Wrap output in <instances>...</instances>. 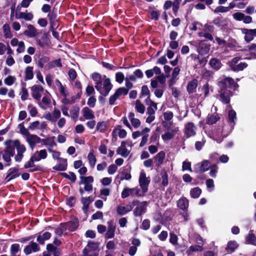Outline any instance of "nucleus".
I'll list each match as a JSON object with an SVG mask.
<instances>
[{
    "mask_svg": "<svg viewBox=\"0 0 256 256\" xmlns=\"http://www.w3.org/2000/svg\"><path fill=\"white\" fill-rule=\"evenodd\" d=\"M46 123L44 122L35 121L30 124L28 129L30 130H43L46 128Z\"/></svg>",
    "mask_w": 256,
    "mask_h": 256,
    "instance_id": "obj_10",
    "label": "nucleus"
},
{
    "mask_svg": "<svg viewBox=\"0 0 256 256\" xmlns=\"http://www.w3.org/2000/svg\"><path fill=\"white\" fill-rule=\"evenodd\" d=\"M150 128H145L142 131H136L132 133V138L134 139H136L142 136L146 132H150Z\"/></svg>",
    "mask_w": 256,
    "mask_h": 256,
    "instance_id": "obj_46",
    "label": "nucleus"
},
{
    "mask_svg": "<svg viewBox=\"0 0 256 256\" xmlns=\"http://www.w3.org/2000/svg\"><path fill=\"white\" fill-rule=\"evenodd\" d=\"M32 96L34 98L40 101L42 97V93L44 92L42 86L34 85L31 88Z\"/></svg>",
    "mask_w": 256,
    "mask_h": 256,
    "instance_id": "obj_7",
    "label": "nucleus"
},
{
    "mask_svg": "<svg viewBox=\"0 0 256 256\" xmlns=\"http://www.w3.org/2000/svg\"><path fill=\"white\" fill-rule=\"evenodd\" d=\"M209 64L213 69L216 70H219L222 66L220 61L215 58H212L209 62Z\"/></svg>",
    "mask_w": 256,
    "mask_h": 256,
    "instance_id": "obj_32",
    "label": "nucleus"
},
{
    "mask_svg": "<svg viewBox=\"0 0 256 256\" xmlns=\"http://www.w3.org/2000/svg\"><path fill=\"white\" fill-rule=\"evenodd\" d=\"M2 32L6 38H11L13 35L10 31V26L5 24L2 26Z\"/></svg>",
    "mask_w": 256,
    "mask_h": 256,
    "instance_id": "obj_34",
    "label": "nucleus"
},
{
    "mask_svg": "<svg viewBox=\"0 0 256 256\" xmlns=\"http://www.w3.org/2000/svg\"><path fill=\"white\" fill-rule=\"evenodd\" d=\"M67 230L68 228L66 224H61L58 228H56L55 232L57 235L60 236L66 233Z\"/></svg>",
    "mask_w": 256,
    "mask_h": 256,
    "instance_id": "obj_33",
    "label": "nucleus"
},
{
    "mask_svg": "<svg viewBox=\"0 0 256 256\" xmlns=\"http://www.w3.org/2000/svg\"><path fill=\"white\" fill-rule=\"evenodd\" d=\"M41 144L46 146L53 147L56 146L54 142V137H49L46 138L41 139Z\"/></svg>",
    "mask_w": 256,
    "mask_h": 256,
    "instance_id": "obj_25",
    "label": "nucleus"
},
{
    "mask_svg": "<svg viewBox=\"0 0 256 256\" xmlns=\"http://www.w3.org/2000/svg\"><path fill=\"white\" fill-rule=\"evenodd\" d=\"M226 86V87H235L236 84L234 82V80L230 78H224L221 82Z\"/></svg>",
    "mask_w": 256,
    "mask_h": 256,
    "instance_id": "obj_38",
    "label": "nucleus"
},
{
    "mask_svg": "<svg viewBox=\"0 0 256 256\" xmlns=\"http://www.w3.org/2000/svg\"><path fill=\"white\" fill-rule=\"evenodd\" d=\"M148 132H146L144 133V134H142V140L140 144V147H141V148L143 147L147 143V142L148 140V138L149 136Z\"/></svg>",
    "mask_w": 256,
    "mask_h": 256,
    "instance_id": "obj_57",
    "label": "nucleus"
},
{
    "mask_svg": "<svg viewBox=\"0 0 256 256\" xmlns=\"http://www.w3.org/2000/svg\"><path fill=\"white\" fill-rule=\"evenodd\" d=\"M66 226L68 228V230L73 231L78 226V219L73 220L70 222L66 223Z\"/></svg>",
    "mask_w": 256,
    "mask_h": 256,
    "instance_id": "obj_31",
    "label": "nucleus"
},
{
    "mask_svg": "<svg viewBox=\"0 0 256 256\" xmlns=\"http://www.w3.org/2000/svg\"><path fill=\"white\" fill-rule=\"evenodd\" d=\"M202 193V190L198 187L192 188L190 191V194L192 198H196L200 196Z\"/></svg>",
    "mask_w": 256,
    "mask_h": 256,
    "instance_id": "obj_47",
    "label": "nucleus"
},
{
    "mask_svg": "<svg viewBox=\"0 0 256 256\" xmlns=\"http://www.w3.org/2000/svg\"><path fill=\"white\" fill-rule=\"evenodd\" d=\"M242 32L245 35L244 38L246 42H250L253 40L254 36L249 30L244 28L242 30Z\"/></svg>",
    "mask_w": 256,
    "mask_h": 256,
    "instance_id": "obj_41",
    "label": "nucleus"
},
{
    "mask_svg": "<svg viewBox=\"0 0 256 256\" xmlns=\"http://www.w3.org/2000/svg\"><path fill=\"white\" fill-rule=\"evenodd\" d=\"M124 78V76L123 73L118 72L116 74V81L118 83L122 84Z\"/></svg>",
    "mask_w": 256,
    "mask_h": 256,
    "instance_id": "obj_62",
    "label": "nucleus"
},
{
    "mask_svg": "<svg viewBox=\"0 0 256 256\" xmlns=\"http://www.w3.org/2000/svg\"><path fill=\"white\" fill-rule=\"evenodd\" d=\"M34 18V16L31 12H20L18 13V11L16 10V18L18 19H24L26 20H31Z\"/></svg>",
    "mask_w": 256,
    "mask_h": 256,
    "instance_id": "obj_22",
    "label": "nucleus"
},
{
    "mask_svg": "<svg viewBox=\"0 0 256 256\" xmlns=\"http://www.w3.org/2000/svg\"><path fill=\"white\" fill-rule=\"evenodd\" d=\"M220 98L221 101L225 104H228L230 102V96L227 92L222 93Z\"/></svg>",
    "mask_w": 256,
    "mask_h": 256,
    "instance_id": "obj_63",
    "label": "nucleus"
},
{
    "mask_svg": "<svg viewBox=\"0 0 256 256\" xmlns=\"http://www.w3.org/2000/svg\"><path fill=\"white\" fill-rule=\"evenodd\" d=\"M28 110L30 116L32 117L35 116L38 114V110L35 106L32 104H29L28 106Z\"/></svg>",
    "mask_w": 256,
    "mask_h": 256,
    "instance_id": "obj_61",
    "label": "nucleus"
},
{
    "mask_svg": "<svg viewBox=\"0 0 256 256\" xmlns=\"http://www.w3.org/2000/svg\"><path fill=\"white\" fill-rule=\"evenodd\" d=\"M18 170L15 168L10 169L9 172L6 176V178H10L8 180V181L18 176V175L17 174Z\"/></svg>",
    "mask_w": 256,
    "mask_h": 256,
    "instance_id": "obj_45",
    "label": "nucleus"
},
{
    "mask_svg": "<svg viewBox=\"0 0 256 256\" xmlns=\"http://www.w3.org/2000/svg\"><path fill=\"white\" fill-rule=\"evenodd\" d=\"M128 90L126 89V88H118V89H117L115 92H114V94L117 96H118V98L123 95V96H126L128 94Z\"/></svg>",
    "mask_w": 256,
    "mask_h": 256,
    "instance_id": "obj_51",
    "label": "nucleus"
},
{
    "mask_svg": "<svg viewBox=\"0 0 256 256\" xmlns=\"http://www.w3.org/2000/svg\"><path fill=\"white\" fill-rule=\"evenodd\" d=\"M135 105V108L138 112L141 114H142L144 112L145 106L140 102L139 100H137L136 101Z\"/></svg>",
    "mask_w": 256,
    "mask_h": 256,
    "instance_id": "obj_48",
    "label": "nucleus"
},
{
    "mask_svg": "<svg viewBox=\"0 0 256 256\" xmlns=\"http://www.w3.org/2000/svg\"><path fill=\"white\" fill-rule=\"evenodd\" d=\"M107 128L106 123L104 122H98L96 126L97 130L100 132H104Z\"/></svg>",
    "mask_w": 256,
    "mask_h": 256,
    "instance_id": "obj_53",
    "label": "nucleus"
},
{
    "mask_svg": "<svg viewBox=\"0 0 256 256\" xmlns=\"http://www.w3.org/2000/svg\"><path fill=\"white\" fill-rule=\"evenodd\" d=\"M88 158L90 166L92 168H94L95 166L96 160V156L94 154V150H90V152H89V154L88 156Z\"/></svg>",
    "mask_w": 256,
    "mask_h": 256,
    "instance_id": "obj_40",
    "label": "nucleus"
},
{
    "mask_svg": "<svg viewBox=\"0 0 256 256\" xmlns=\"http://www.w3.org/2000/svg\"><path fill=\"white\" fill-rule=\"evenodd\" d=\"M80 184H83L84 186V188L86 191L90 192L92 190V182L94 178L92 176H80Z\"/></svg>",
    "mask_w": 256,
    "mask_h": 256,
    "instance_id": "obj_3",
    "label": "nucleus"
},
{
    "mask_svg": "<svg viewBox=\"0 0 256 256\" xmlns=\"http://www.w3.org/2000/svg\"><path fill=\"white\" fill-rule=\"evenodd\" d=\"M150 182V178L146 176V172L144 170H142L138 178L139 186L148 188Z\"/></svg>",
    "mask_w": 256,
    "mask_h": 256,
    "instance_id": "obj_5",
    "label": "nucleus"
},
{
    "mask_svg": "<svg viewBox=\"0 0 256 256\" xmlns=\"http://www.w3.org/2000/svg\"><path fill=\"white\" fill-rule=\"evenodd\" d=\"M196 127L192 122H188L185 126L184 134L189 138L196 134Z\"/></svg>",
    "mask_w": 256,
    "mask_h": 256,
    "instance_id": "obj_12",
    "label": "nucleus"
},
{
    "mask_svg": "<svg viewBox=\"0 0 256 256\" xmlns=\"http://www.w3.org/2000/svg\"><path fill=\"white\" fill-rule=\"evenodd\" d=\"M82 256H98V250H88L87 249L83 250Z\"/></svg>",
    "mask_w": 256,
    "mask_h": 256,
    "instance_id": "obj_56",
    "label": "nucleus"
},
{
    "mask_svg": "<svg viewBox=\"0 0 256 256\" xmlns=\"http://www.w3.org/2000/svg\"><path fill=\"white\" fill-rule=\"evenodd\" d=\"M248 64L246 62H240L232 70L234 72H239L248 66Z\"/></svg>",
    "mask_w": 256,
    "mask_h": 256,
    "instance_id": "obj_54",
    "label": "nucleus"
},
{
    "mask_svg": "<svg viewBox=\"0 0 256 256\" xmlns=\"http://www.w3.org/2000/svg\"><path fill=\"white\" fill-rule=\"evenodd\" d=\"M220 117L217 114H214L208 115L207 118L206 122L208 124H213L218 120Z\"/></svg>",
    "mask_w": 256,
    "mask_h": 256,
    "instance_id": "obj_39",
    "label": "nucleus"
},
{
    "mask_svg": "<svg viewBox=\"0 0 256 256\" xmlns=\"http://www.w3.org/2000/svg\"><path fill=\"white\" fill-rule=\"evenodd\" d=\"M83 116L86 120H92L95 118L93 111L88 107H84L82 109Z\"/></svg>",
    "mask_w": 256,
    "mask_h": 256,
    "instance_id": "obj_21",
    "label": "nucleus"
},
{
    "mask_svg": "<svg viewBox=\"0 0 256 256\" xmlns=\"http://www.w3.org/2000/svg\"><path fill=\"white\" fill-rule=\"evenodd\" d=\"M33 158L36 160V162L40 161L42 159H45L47 158L48 153L46 150H37L32 155Z\"/></svg>",
    "mask_w": 256,
    "mask_h": 256,
    "instance_id": "obj_17",
    "label": "nucleus"
},
{
    "mask_svg": "<svg viewBox=\"0 0 256 256\" xmlns=\"http://www.w3.org/2000/svg\"><path fill=\"white\" fill-rule=\"evenodd\" d=\"M10 143L14 145L18 153L23 154L26 151V146L24 144H21L20 140H14V142H9V144Z\"/></svg>",
    "mask_w": 256,
    "mask_h": 256,
    "instance_id": "obj_20",
    "label": "nucleus"
},
{
    "mask_svg": "<svg viewBox=\"0 0 256 256\" xmlns=\"http://www.w3.org/2000/svg\"><path fill=\"white\" fill-rule=\"evenodd\" d=\"M210 46L207 44L206 41L200 40L198 43V52L201 55H204L208 52Z\"/></svg>",
    "mask_w": 256,
    "mask_h": 256,
    "instance_id": "obj_11",
    "label": "nucleus"
},
{
    "mask_svg": "<svg viewBox=\"0 0 256 256\" xmlns=\"http://www.w3.org/2000/svg\"><path fill=\"white\" fill-rule=\"evenodd\" d=\"M178 131V127L172 126L167 128L164 133L162 134V138L164 141L169 140L172 139Z\"/></svg>",
    "mask_w": 256,
    "mask_h": 256,
    "instance_id": "obj_2",
    "label": "nucleus"
},
{
    "mask_svg": "<svg viewBox=\"0 0 256 256\" xmlns=\"http://www.w3.org/2000/svg\"><path fill=\"white\" fill-rule=\"evenodd\" d=\"M130 142L128 140H124L121 142L120 146L118 148L116 152L118 154L122 157H127L130 152V150L126 148V146H130Z\"/></svg>",
    "mask_w": 256,
    "mask_h": 256,
    "instance_id": "obj_4",
    "label": "nucleus"
},
{
    "mask_svg": "<svg viewBox=\"0 0 256 256\" xmlns=\"http://www.w3.org/2000/svg\"><path fill=\"white\" fill-rule=\"evenodd\" d=\"M91 77L94 82L95 87L101 84L104 80V76H102L100 74L97 72L94 73Z\"/></svg>",
    "mask_w": 256,
    "mask_h": 256,
    "instance_id": "obj_30",
    "label": "nucleus"
},
{
    "mask_svg": "<svg viewBox=\"0 0 256 256\" xmlns=\"http://www.w3.org/2000/svg\"><path fill=\"white\" fill-rule=\"evenodd\" d=\"M135 196L134 188L125 187L122 190L121 194V197L122 198H126L129 196Z\"/></svg>",
    "mask_w": 256,
    "mask_h": 256,
    "instance_id": "obj_24",
    "label": "nucleus"
},
{
    "mask_svg": "<svg viewBox=\"0 0 256 256\" xmlns=\"http://www.w3.org/2000/svg\"><path fill=\"white\" fill-rule=\"evenodd\" d=\"M112 85L110 80L106 76H104V80L102 83L96 86V90L102 95L106 96L112 90Z\"/></svg>",
    "mask_w": 256,
    "mask_h": 256,
    "instance_id": "obj_1",
    "label": "nucleus"
},
{
    "mask_svg": "<svg viewBox=\"0 0 256 256\" xmlns=\"http://www.w3.org/2000/svg\"><path fill=\"white\" fill-rule=\"evenodd\" d=\"M60 163L53 167V168L55 170L63 171L65 170L67 168L66 160L64 158H61L59 160Z\"/></svg>",
    "mask_w": 256,
    "mask_h": 256,
    "instance_id": "obj_28",
    "label": "nucleus"
},
{
    "mask_svg": "<svg viewBox=\"0 0 256 256\" xmlns=\"http://www.w3.org/2000/svg\"><path fill=\"white\" fill-rule=\"evenodd\" d=\"M146 202H142L138 203L137 206L134 210V214L136 216H140L142 214L144 213L146 210Z\"/></svg>",
    "mask_w": 256,
    "mask_h": 256,
    "instance_id": "obj_14",
    "label": "nucleus"
},
{
    "mask_svg": "<svg viewBox=\"0 0 256 256\" xmlns=\"http://www.w3.org/2000/svg\"><path fill=\"white\" fill-rule=\"evenodd\" d=\"M93 201L90 196L83 197L81 199V202L83 204L82 210L86 214L89 207L90 204Z\"/></svg>",
    "mask_w": 256,
    "mask_h": 256,
    "instance_id": "obj_26",
    "label": "nucleus"
},
{
    "mask_svg": "<svg viewBox=\"0 0 256 256\" xmlns=\"http://www.w3.org/2000/svg\"><path fill=\"white\" fill-rule=\"evenodd\" d=\"M10 142H14V140H8L5 142V144L6 146V148L4 150V152H6L7 154H9L11 155L14 156V148L15 146L12 144H9Z\"/></svg>",
    "mask_w": 256,
    "mask_h": 256,
    "instance_id": "obj_36",
    "label": "nucleus"
},
{
    "mask_svg": "<svg viewBox=\"0 0 256 256\" xmlns=\"http://www.w3.org/2000/svg\"><path fill=\"white\" fill-rule=\"evenodd\" d=\"M26 80H30L33 78V68L32 66H28L26 68L25 71Z\"/></svg>",
    "mask_w": 256,
    "mask_h": 256,
    "instance_id": "obj_44",
    "label": "nucleus"
},
{
    "mask_svg": "<svg viewBox=\"0 0 256 256\" xmlns=\"http://www.w3.org/2000/svg\"><path fill=\"white\" fill-rule=\"evenodd\" d=\"M135 196L138 197L144 196L148 191V188L144 187L136 186L134 188Z\"/></svg>",
    "mask_w": 256,
    "mask_h": 256,
    "instance_id": "obj_29",
    "label": "nucleus"
},
{
    "mask_svg": "<svg viewBox=\"0 0 256 256\" xmlns=\"http://www.w3.org/2000/svg\"><path fill=\"white\" fill-rule=\"evenodd\" d=\"M51 103V96L48 93L42 98V101H39L38 106L42 109L46 110L48 106Z\"/></svg>",
    "mask_w": 256,
    "mask_h": 256,
    "instance_id": "obj_15",
    "label": "nucleus"
},
{
    "mask_svg": "<svg viewBox=\"0 0 256 256\" xmlns=\"http://www.w3.org/2000/svg\"><path fill=\"white\" fill-rule=\"evenodd\" d=\"M37 30L32 24H28L27 26V30L24 32L25 36L30 38H34L38 34Z\"/></svg>",
    "mask_w": 256,
    "mask_h": 256,
    "instance_id": "obj_18",
    "label": "nucleus"
},
{
    "mask_svg": "<svg viewBox=\"0 0 256 256\" xmlns=\"http://www.w3.org/2000/svg\"><path fill=\"white\" fill-rule=\"evenodd\" d=\"M128 118L131 122L132 126L135 128H138L140 126L141 122L139 119L135 117V114L133 112H130L128 114Z\"/></svg>",
    "mask_w": 256,
    "mask_h": 256,
    "instance_id": "obj_16",
    "label": "nucleus"
},
{
    "mask_svg": "<svg viewBox=\"0 0 256 256\" xmlns=\"http://www.w3.org/2000/svg\"><path fill=\"white\" fill-rule=\"evenodd\" d=\"M202 247L200 245H196L191 246L187 250L186 252L188 254H190L191 252H196V251H202Z\"/></svg>",
    "mask_w": 256,
    "mask_h": 256,
    "instance_id": "obj_55",
    "label": "nucleus"
},
{
    "mask_svg": "<svg viewBox=\"0 0 256 256\" xmlns=\"http://www.w3.org/2000/svg\"><path fill=\"white\" fill-rule=\"evenodd\" d=\"M198 86V80H192L190 82L187 86V90L190 94L194 93L196 92V88Z\"/></svg>",
    "mask_w": 256,
    "mask_h": 256,
    "instance_id": "obj_27",
    "label": "nucleus"
},
{
    "mask_svg": "<svg viewBox=\"0 0 256 256\" xmlns=\"http://www.w3.org/2000/svg\"><path fill=\"white\" fill-rule=\"evenodd\" d=\"M157 104L154 102H152L150 105L148 107L146 110V114H155L156 111L157 110Z\"/></svg>",
    "mask_w": 256,
    "mask_h": 256,
    "instance_id": "obj_42",
    "label": "nucleus"
},
{
    "mask_svg": "<svg viewBox=\"0 0 256 256\" xmlns=\"http://www.w3.org/2000/svg\"><path fill=\"white\" fill-rule=\"evenodd\" d=\"M210 175L212 178H216V176L218 168L216 164H214L211 166L210 168Z\"/></svg>",
    "mask_w": 256,
    "mask_h": 256,
    "instance_id": "obj_50",
    "label": "nucleus"
},
{
    "mask_svg": "<svg viewBox=\"0 0 256 256\" xmlns=\"http://www.w3.org/2000/svg\"><path fill=\"white\" fill-rule=\"evenodd\" d=\"M121 126H118L114 130L113 132L118 134L121 138H124L127 134L126 130L124 129L121 128Z\"/></svg>",
    "mask_w": 256,
    "mask_h": 256,
    "instance_id": "obj_37",
    "label": "nucleus"
},
{
    "mask_svg": "<svg viewBox=\"0 0 256 256\" xmlns=\"http://www.w3.org/2000/svg\"><path fill=\"white\" fill-rule=\"evenodd\" d=\"M16 81V78L14 76H8L4 80V82L8 86L12 85Z\"/></svg>",
    "mask_w": 256,
    "mask_h": 256,
    "instance_id": "obj_52",
    "label": "nucleus"
},
{
    "mask_svg": "<svg viewBox=\"0 0 256 256\" xmlns=\"http://www.w3.org/2000/svg\"><path fill=\"white\" fill-rule=\"evenodd\" d=\"M62 175L64 178L71 180L72 182H74L76 180V176L72 172H70L68 174L62 173Z\"/></svg>",
    "mask_w": 256,
    "mask_h": 256,
    "instance_id": "obj_59",
    "label": "nucleus"
},
{
    "mask_svg": "<svg viewBox=\"0 0 256 256\" xmlns=\"http://www.w3.org/2000/svg\"><path fill=\"white\" fill-rule=\"evenodd\" d=\"M238 247V244L235 241L229 242L228 244L226 250L228 252H232Z\"/></svg>",
    "mask_w": 256,
    "mask_h": 256,
    "instance_id": "obj_49",
    "label": "nucleus"
},
{
    "mask_svg": "<svg viewBox=\"0 0 256 256\" xmlns=\"http://www.w3.org/2000/svg\"><path fill=\"white\" fill-rule=\"evenodd\" d=\"M166 154L164 151H160L154 157V163L156 166H159L163 163Z\"/></svg>",
    "mask_w": 256,
    "mask_h": 256,
    "instance_id": "obj_19",
    "label": "nucleus"
},
{
    "mask_svg": "<svg viewBox=\"0 0 256 256\" xmlns=\"http://www.w3.org/2000/svg\"><path fill=\"white\" fill-rule=\"evenodd\" d=\"M70 116L74 120L76 121L79 116L80 107L78 105H74L72 107L70 110Z\"/></svg>",
    "mask_w": 256,
    "mask_h": 256,
    "instance_id": "obj_23",
    "label": "nucleus"
},
{
    "mask_svg": "<svg viewBox=\"0 0 256 256\" xmlns=\"http://www.w3.org/2000/svg\"><path fill=\"white\" fill-rule=\"evenodd\" d=\"M177 205L180 209L184 210L188 206V200L186 198H181L178 201Z\"/></svg>",
    "mask_w": 256,
    "mask_h": 256,
    "instance_id": "obj_35",
    "label": "nucleus"
},
{
    "mask_svg": "<svg viewBox=\"0 0 256 256\" xmlns=\"http://www.w3.org/2000/svg\"><path fill=\"white\" fill-rule=\"evenodd\" d=\"M26 141L30 145V148L32 150L36 144L40 143L41 138L35 134H28L26 136Z\"/></svg>",
    "mask_w": 256,
    "mask_h": 256,
    "instance_id": "obj_6",
    "label": "nucleus"
},
{
    "mask_svg": "<svg viewBox=\"0 0 256 256\" xmlns=\"http://www.w3.org/2000/svg\"><path fill=\"white\" fill-rule=\"evenodd\" d=\"M40 250V246L38 244L34 242H30L28 245L26 246L24 250V252L26 255H28L32 252H36Z\"/></svg>",
    "mask_w": 256,
    "mask_h": 256,
    "instance_id": "obj_8",
    "label": "nucleus"
},
{
    "mask_svg": "<svg viewBox=\"0 0 256 256\" xmlns=\"http://www.w3.org/2000/svg\"><path fill=\"white\" fill-rule=\"evenodd\" d=\"M20 246L18 244H12L10 248L11 256H16V254L20 250Z\"/></svg>",
    "mask_w": 256,
    "mask_h": 256,
    "instance_id": "obj_43",
    "label": "nucleus"
},
{
    "mask_svg": "<svg viewBox=\"0 0 256 256\" xmlns=\"http://www.w3.org/2000/svg\"><path fill=\"white\" fill-rule=\"evenodd\" d=\"M244 15L245 14L242 12H237L232 14V17L236 20L242 21L244 19Z\"/></svg>",
    "mask_w": 256,
    "mask_h": 256,
    "instance_id": "obj_64",
    "label": "nucleus"
},
{
    "mask_svg": "<svg viewBox=\"0 0 256 256\" xmlns=\"http://www.w3.org/2000/svg\"><path fill=\"white\" fill-rule=\"evenodd\" d=\"M132 209V207L130 204L124 205L119 204L116 206V212L118 214L123 216L126 214L127 212H130Z\"/></svg>",
    "mask_w": 256,
    "mask_h": 256,
    "instance_id": "obj_13",
    "label": "nucleus"
},
{
    "mask_svg": "<svg viewBox=\"0 0 256 256\" xmlns=\"http://www.w3.org/2000/svg\"><path fill=\"white\" fill-rule=\"evenodd\" d=\"M210 166V163L208 160H204L196 164L194 168L197 172H204L208 170Z\"/></svg>",
    "mask_w": 256,
    "mask_h": 256,
    "instance_id": "obj_9",
    "label": "nucleus"
},
{
    "mask_svg": "<svg viewBox=\"0 0 256 256\" xmlns=\"http://www.w3.org/2000/svg\"><path fill=\"white\" fill-rule=\"evenodd\" d=\"M34 0H22L20 3V6H18L16 8V10L18 11L20 10V8H26L28 7L30 2Z\"/></svg>",
    "mask_w": 256,
    "mask_h": 256,
    "instance_id": "obj_58",
    "label": "nucleus"
},
{
    "mask_svg": "<svg viewBox=\"0 0 256 256\" xmlns=\"http://www.w3.org/2000/svg\"><path fill=\"white\" fill-rule=\"evenodd\" d=\"M246 240L248 244L256 245V236L253 234H249L246 238Z\"/></svg>",
    "mask_w": 256,
    "mask_h": 256,
    "instance_id": "obj_60",
    "label": "nucleus"
}]
</instances>
